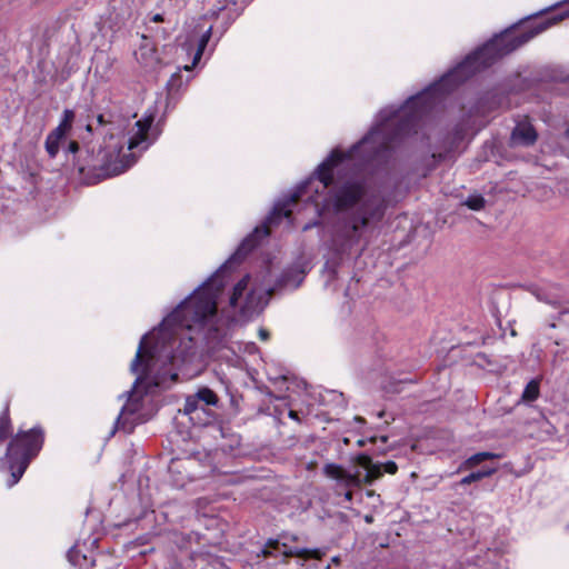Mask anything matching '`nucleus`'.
<instances>
[{
	"label": "nucleus",
	"instance_id": "obj_24",
	"mask_svg": "<svg viewBox=\"0 0 569 569\" xmlns=\"http://www.w3.org/2000/svg\"><path fill=\"white\" fill-rule=\"evenodd\" d=\"M536 296L539 300L545 301L552 306H560L562 296L560 293H550L546 292L545 290L539 289L536 292Z\"/></svg>",
	"mask_w": 569,
	"mask_h": 569
},
{
	"label": "nucleus",
	"instance_id": "obj_10",
	"mask_svg": "<svg viewBox=\"0 0 569 569\" xmlns=\"http://www.w3.org/2000/svg\"><path fill=\"white\" fill-rule=\"evenodd\" d=\"M154 121V114H144L140 120L134 123L132 134L128 140V149L132 150L136 148L147 149L152 142L149 140L148 132Z\"/></svg>",
	"mask_w": 569,
	"mask_h": 569
},
{
	"label": "nucleus",
	"instance_id": "obj_11",
	"mask_svg": "<svg viewBox=\"0 0 569 569\" xmlns=\"http://www.w3.org/2000/svg\"><path fill=\"white\" fill-rule=\"evenodd\" d=\"M538 133L535 127L527 120L517 122L510 136L512 147H531L536 143Z\"/></svg>",
	"mask_w": 569,
	"mask_h": 569
},
{
	"label": "nucleus",
	"instance_id": "obj_27",
	"mask_svg": "<svg viewBox=\"0 0 569 569\" xmlns=\"http://www.w3.org/2000/svg\"><path fill=\"white\" fill-rule=\"evenodd\" d=\"M198 408H199V400H198L196 393L187 397L184 407H183V412L186 415H191L192 412L198 410Z\"/></svg>",
	"mask_w": 569,
	"mask_h": 569
},
{
	"label": "nucleus",
	"instance_id": "obj_35",
	"mask_svg": "<svg viewBox=\"0 0 569 569\" xmlns=\"http://www.w3.org/2000/svg\"><path fill=\"white\" fill-rule=\"evenodd\" d=\"M151 20H152L153 22H162V21H163V17H162V14H160V13H156V14H153V17L151 18Z\"/></svg>",
	"mask_w": 569,
	"mask_h": 569
},
{
	"label": "nucleus",
	"instance_id": "obj_7",
	"mask_svg": "<svg viewBox=\"0 0 569 569\" xmlns=\"http://www.w3.org/2000/svg\"><path fill=\"white\" fill-rule=\"evenodd\" d=\"M43 443V436L40 429H31L26 432H18L10 441L7 449L9 460H30L37 456Z\"/></svg>",
	"mask_w": 569,
	"mask_h": 569
},
{
	"label": "nucleus",
	"instance_id": "obj_43",
	"mask_svg": "<svg viewBox=\"0 0 569 569\" xmlns=\"http://www.w3.org/2000/svg\"><path fill=\"white\" fill-rule=\"evenodd\" d=\"M365 445V441L363 440H358V446H363Z\"/></svg>",
	"mask_w": 569,
	"mask_h": 569
},
{
	"label": "nucleus",
	"instance_id": "obj_32",
	"mask_svg": "<svg viewBox=\"0 0 569 569\" xmlns=\"http://www.w3.org/2000/svg\"><path fill=\"white\" fill-rule=\"evenodd\" d=\"M259 337H260V339H261V340L267 341V340L269 339V332H268V330H266V329L261 328V329L259 330Z\"/></svg>",
	"mask_w": 569,
	"mask_h": 569
},
{
	"label": "nucleus",
	"instance_id": "obj_8",
	"mask_svg": "<svg viewBox=\"0 0 569 569\" xmlns=\"http://www.w3.org/2000/svg\"><path fill=\"white\" fill-rule=\"evenodd\" d=\"M277 553H280L284 557H300L303 559L313 558L317 560L322 559V557L326 555L325 549H307V548H290L284 542H280L278 539H269L259 556H262L264 558L276 556Z\"/></svg>",
	"mask_w": 569,
	"mask_h": 569
},
{
	"label": "nucleus",
	"instance_id": "obj_2",
	"mask_svg": "<svg viewBox=\"0 0 569 569\" xmlns=\"http://www.w3.org/2000/svg\"><path fill=\"white\" fill-rule=\"evenodd\" d=\"M566 17H569V9L537 23L535 27L519 36H512L506 31L505 33L488 41L482 48L469 54L452 71L443 76L439 82L430 86L421 92V118L437 104L441 93L450 90L449 84L459 83L472 73L491 66L497 59L517 50Z\"/></svg>",
	"mask_w": 569,
	"mask_h": 569
},
{
	"label": "nucleus",
	"instance_id": "obj_40",
	"mask_svg": "<svg viewBox=\"0 0 569 569\" xmlns=\"http://www.w3.org/2000/svg\"><path fill=\"white\" fill-rule=\"evenodd\" d=\"M98 122H99L100 124H104V123H106V121H104V119H103V116H102V114H99V116H98Z\"/></svg>",
	"mask_w": 569,
	"mask_h": 569
},
{
	"label": "nucleus",
	"instance_id": "obj_26",
	"mask_svg": "<svg viewBox=\"0 0 569 569\" xmlns=\"http://www.w3.org/2000/svg\"><path fill=\"white\" fill-rule=\"evenodd\" d=\"M60 141V139L48 134L44 147L50 158H54L58 154Z\"/></svg>",
	"mask_w": 569,
	"mask_h": 569
},
{
	"label": "nucleus",
	"instance_id": "obj_22",
	"mask_svg": "<svg viewBox=\"0 0 569 569\" xmlns=\"http://www.w3.org/2000/svg\"><path fill=\"white\" fill-rule=\"evenodd\" d=\"M128 408L124 406L116 420V428L112 430V435L116 429H122L124 432L130 433L133 430V425L127 420Z\"/></svg>",
	"mask_w": 569,
	"mask_h": 569
},
{
	"label": "nucleus",
	"instance_id": "obj_13",
	"mask_svg": "<svg viewBox=\"0 0 569 569\" xmlns=\"http://www.w3.org/2000/svg\"><path fill=\"white\" fill-rule=\"evenodd\" d=\"M136 59L146 69H153L159 62L156 49L148 44L139 48Z\"/></svg>",
	"mask_w": 569,
	"mask_h": 569
},
{
	"label": "nucleus",
	"instance_id": "obj_20",
	"mask_svg": "<svg viewBox=\"0 0 569 569\" xmlns=\"http://www.w3.org/2000/svg\"><path fill=\"white\" fill-rule=\"evenodd\" d=\"M199 402L202 401L208 406H216L218 403V396L209 388H200L196 393Z\"/></svg>",
	"mask_w": 569,
	"mask_h": 569
},
{
	"label": "nucleus",
	"instance_id": "obj_47",
	"mask_svg": "<svg viewBox=\"0 0 569 569\" xmlns=\"http://www.w3.org/2000/svg\"><path fill=\"white\" fill-rule=\"evenodd\" d=\"M326 569H330V565H328V566L326 567Z\"/></svg>",
	"mask_w": 569,
	"mask_h": 569
},
{
	"label": "nucleus",
	"instance_id": "obj_16",
	"mask_svg": "<svg viewBox=\"0 0 569 569\" xmlns=\"http://www.w3.org/2000/svg\"><path fill=\"white\" fill-rule=\"evenodd\" d=\"M539 381L537 379H532L526 385L521 395V400L523 402L535 401L539 397Z\"/></svg>",
	"mask_w": 569,
	"mask_h": 569
},
{
	"label": "nucleus",
	"instance_id": "obj_19",
	"mask_svg": "<svg viewBox=\"0 0 569 569\" xmlns=\"http://www.w3.org/2000/svg\"><path fill=\"white\" fill-rule=\"evenodd\" d=\"M10 432H11V423H10V418H9V409L7 406L0 416V445L2 442H4V440L8 438Z\"/></svg>",
	"mask_w": 569,
	"mask_h": 569
},
{
	"label": "nucleus",
	"instance_id": "obj_15",
	"mask_svg": "<svg viewBox=\"0 0 569 569\" xmlns=\"http://www.w3.org/2000/svg\"><path fill=\"white\" fill-rule=\"evenodd\" d=\"M10 463H11L10 467L12 469V472H11V477L8 482V486L12 487L20 480V478L24 473L29 463L26 459L21 460V461L20 460H10Z\"/></svg>",
	"mask_w": 569,
	"mask_h": 569
},
{
	"label": "nucleus",
	"instance_id": "obj_6",
	"mask_svg": "<svg viewBox=\"0 0 569 569\" xmlns=\"http://www.w3.org/2000/svg\"><path fill=\"white\" fill-rule=\"evenodd\" d=\"M250 277H243L234 287L229 305L238 309L242 318H251L263 309V297L254 288L249 287Z\"/></svg>",
	"mask_w": 569,
	"mask_h": 569
},
{
	"label": "nucleus",
	"instance_id": "obj_28",
	"mask_svg": "<svg viewBox=\"0 0 569 569\" xmlns=\"http://www.w3.org/2000/svg\"><path fill=\"white\" fill-rule=\"evenodd\" d=\"M381 466H382V471L390 473V475H395L398 470V466L393 461H387L386 463H383Z\"/></svg>",
	"mask_w": 569,
	"mask_h": 569
},
{
	"label": "nucleus",
	"instance_id": "obj_12",
	"mask_svg": "<svg viewBox=\"0 0 569 569\" xmlns=\"http://www.w3.org/2000/svg\"><path fill=\"white\" fill-rule=\"evenodd\" d=\"M121 148L118 150L117 154H107L100 152L101 156V170L108 177L118 176L124 172L131 163L129 161H124L123 158L120 157Z\"/></svg>",
	"mask_w": 569,
	"mask_h": 569
},
{
	"label": "nucleus",
	"instance_id": "obj_36",
	"mask_svg": "<svg viewBox=\"0 0 569 569\" xmlns=\"http://www.w3.org/2000/svg\"><path fill=\"white\" fill-rule=\"evenodd\" d=\"M348 489H351V488H348ZM345 499L347 501H351L352 500V491L351 490H348L346 493H345Z\"/></svg>",
	"mask_w": 569,
	"mask_h": 569
},
{
	"label": "nucleus",
	"instance_id": "obj_38",
	"mask_svg": "<svg viewBox=\"0 0 569 569\" xmlns=\"http://www.w3.org/2000/svg\"><path fill=\"white\" fill-rule=\"evenodd\" d=\"M289 417H290L291 419H293V420H299V418H298V413H297L296 411H293V410H290V411H289Z\"/></svg>",
	"mask_w": 569,
	"mask_h": 569
},
{
	"label": "nucleus",
	"instance_id": "obj_41",
	"mask_svg": "<svg viewBox=\"0 0 569 569\" xmlns=\"http://www.w3.org/2000/svg\"><path fill=\"white\" fill-rule=\"evenodd\" d=\"M316 224H318V222H315V223H308V224H306V226L303 227V230H308V229H310L312 226H316Z\"/></svg>",
	"mask_w": 569,
	"mask_h": 569
},
{
	"label": "nucleus",
	"instance_id": "obj_31",
	"mask_svg": "<svg viewBox=\"0 0 569 569\" xmlns=\"http://www.w3.org/2000/svg\"><path fill=\"white\" fill-rule=\"evenodd\" d=\"M79 150V144L77 141H70L68 146V151L71 153H76Z\"/></svg>",
	"mask_w": 569,
	"mask_h": 569
},
{
	"label": "nucleus",
	"instance_id": "obj_25",
	"mask_svg": "<svg viewBox=\"0 0 569 569\" xmlns=\"http://www.w3.org/2000/svg\"><path fill=\"white\" fill-rule=\"evenodd\" d=\"M485 203V198L480 194H471L463 202L471 210H481Z\"/></svg>",
	"mask_w": 569,
	"mask_h": 569
},
{
	"label": "nucleus",
	"instance_id": "obj_29",
	"mask_svg": "<svg viewBox=\"0 0 569 569\" xmlns=\"http://www.w3.org/2000/svg\"><path fill=\"white\" fill-rule=\"evenodd\" d=\"M61 120L69 123L72 127V122L74 120V112L70 109H66L62 113Z\"/></svg>",
	"mask_w": 569,
	"mask_h": 569
},
{
	"label": "nucleus",
	"instance_id": "obj_1",
	"mask_svg": "<svg viewBox=\"0 0 569 569\" xmlns=\"http://www.w3.org/2000/svg\"><path fill=\"white\" fill-rule=\"evenodd\" d=\"M388 202L378 192L369 190L361 180H348L333 187L325 198L326 210L342 213L331 239V249L339 256L349 254L355 248L361 251L377 237L385 219Z\"/></svg>",
	"mask_w": 569,
	"mask_h": 569
},
{
	"label": "nucleus",
	"instance_id": "obj_21",
	"mask_svg": "<svg viewBox=\"0 0 569 569\" xmlns=\"http://www.w3.org/2000/svg\"><path fill=\"white\" fill-rule=\"evenodd\" d=\"M498 458V455L491 453V452H478L476 455H472L463 462V468H472L480 462L488 460V459H495Z\"/></svg>",
	"mask_w": 569,
	"mask_h": 569
},
{
	"label": "nucleus",
	"instance_id": "obj_23",
	"mask_svg": "<svg viewBox=\"0 0 569 569\" xmlns=\"http://www.w3.org/2000/svg\"><path fill=\"white\" fill-rule=\"evenodd\" d=\"M211 31H212V27H209L206 30V32L201 36V38L199 39L197 52L193 57V64H196L200 60L209 40H210Z\"/></svg>",
	"mask_w": 569,
	"mask_h": 569
},
{
	"label": "nucleus",
	"instance_id": "obj_42",
	"mask_svg": "<svg viewBox=\"0 0 569 569\" xmlns=\"http://www.w3.org/2000/svg\"><path fill=\"white\" fill-rule=\"evenodd\" d=\"M86 130H87L89 133H91V130H92L91 126H90V124H88V126L86 127Z\"/></svg>",
	"mask_w": 569,
	"mask_h": 569
},
{
	"label": "nucleus",
	"instance_id": "obj_44",
	"mask_svg": "<svg viewBox=\"0 0 569 569\" xmlns=\"http://www.w3.org/2000/svg\"><path fill=\"white\" fill-rule=\"evenodd\" d=\"M234 11H236V12H234V16H233V18H232V19L237 18V17L240 14L237 10H234Z\"/></svg>",
	"mask_w": 569,
	"mask_h": 569
},
{
	"label": "nucleus",
	"instance_id": "obj_34",
	"mask_svg": "<svg viewBox=\"0 0 569 569\" xmlns=\"http://www.w3.org/2000/svg\"><path fill=\"white\" fill-rule=\"evenodd\" d=\"M223 10H227L228 12H231V8L229 6H221V7H218V10L217 11H213V14H217L219 16V13Z\"/></svg>",
	"mask_w": 569,
	"mask_h": 569
},
{
	"label": "nucleus",
	"instance_id": "obj_18",
	"mask_svg": "<svg viewBox=\"0 0 569 569\" xmlns=\"http://www.w3.org/2000/svg\"><path fill=\"white\" fill-rule=\"evenodd\" d=\"M303 277V270H290L283 274L282 282L284 286H290L292 283V287L297 288L302 282Z\"/></svg>",
	"mask_w": 569,
	"mask_h": 569
},
{
	"label": "nucleus",
	"instance_id": "obj_30",
	"mask_svg": "<svg viewBox=\"0 0 569 569\" xmlns=\"http://www.w3.org/2000/svg\"><path fill=\"white\" fill-rule=\"evenodd\" d=\"M49 134L62 140L64 138V136L67 134V132L63 131L62 128L57 127Z\"/></svg>",
	"mask_w": 569,
	"mask_h": 569
},
{
	"label": "nucleus",
	"instance_id": "obj_4",
	"mask_svg": "<svg viewBox=\"0 0 569 569\" xmlns=\"http://www.w3.org/2000/svg\"><path fill=\"white\" fill-rule=\"evenodd\" d=\"M147 339V335L141 338L136 357L131 362V372L139 373L134 386L150 380L167 363H173L176 360V356L171 355L170 351L160 352L157 345L148 348Z\"/></svg>",
	"mask_w": 569,
	"mask_h": 569
},
{
	"label": "nucleus",
	"instance_id": "obj_46",
	"mask_svg": "<svg viewBox=\"0 0 569 569\" xmlns=\"http://www.w3.org/2000/svg\"><path fill=\"white\" fill-rule=\"evenodd\" d=\"M566 136L569 137V126L566 129Z\"/></svg>",
	"mask_w": 569,
	"mask_h": 569
},
{
	"label": "nucleus",
	"instance_id": "obj_37",
	"mask_svg": "<svg viewBox=\"0 0 569 569\" xmlns=\"http://www.w3.org/2000/svg\"><path fill=\"white\" fill-rule=\"evenodd\" d=\"M559 313L561 318H565L569 315V308L565 307Z\"/></svg>",
	"mask_w": 569,
	"mask_h": 569
},
{
	"label": "nucleus",
	"instance_id": "obj_5",
	"mask_svg": "<svg viewBox=\"0 0 569 569\" xmlns=\"http://www.w3.org/2000/svg\"><path fill=\"white\" fill-rule=\"evenodd\" d=\"M302 196V190L293 193L289 199L283 202H278L272 212L267 218L266 224L257 227L252 233L246 237L240 243L239 248L231 257V261L238 262L243 259L258 243L259 240L269 236V224H277L282 218L291 217V206L296 204L298 199Z\"/></svg>",
	"mask_w": 569,
	"mask_h": 569
},
{
	"label": "nucleus",
	"instance_id": "obj_33",
	"mask_svg": "<svg viewBox=\"0 0 569 569\" xmlns=\"http://www.w3.org/2000/svg\"><path fill=\"white\" fill-rule=\"evenodd\" d=\"M59 128H62L63 131L68 132L70 129H71V126L64 121H60V123L58 124Z\"/></svg>",
	"mask_w": 569,
	"mask_h": 569
},
{
	"label": "nucleus",
	"instance_id": "obj_9",
	"mask_svg": "<svg viewBox=\"0 0 569 569\" xmlns=\"http://www.w3.org/2000/svg\"><path fill=\"white\" fill-rule=\"evenodd\" d=\"M323 473L328 478L337 480L345 488H358L362 483L371 485L373 482V479L368 471L361 478L359 471L350 473L345 468L336 463H327L323 467Z\"/></svg>",
	"mask_w": 569,
	"mask_h": 569
},
{
	"label": "nucleus",
	"instance_id": "obj_45",
	"mask_svg": "<svg viewBox=\"0 0 569 569\" xmlns=\"http://www.w3.org/2000/svg\"><path fill=\"white\" fill-rule=\"evenodd\" d=\"M383 415H385V412H383V411H380V412L378 413V417H379V418H382V416H383Z\"/></svg>",
	"mask_w": 569,
	"mask_h": 569
},
{
	"label": "nucleus",
	"instance_id": "obj_17",
	"mask_svg": "<svg viewBox=\"0 0 569 569\" xmlns=\"http://www.w3.org/2000/svg\"><path fill=\"white\" fill-rule=\"evenodd\" d=\"M495 472H496V468H486V469H482V470H478V471L471 472V473H469L468 476L463 477L460 480V485H462V486L470 485V483L479 481V480H481V479H483L486 477H490Z\"/></svg>",
	"mask_w": 569,
	"mask_h": 569
},
{
	"label": "nucleus",
	"instance_id": "obj_14",
	"mask_svg": "<svg viewBox=\"0 0 569 569\" xmlns=\"http://www.w3.org/2000/svg\"><path fill=\"white\" fill-rule=\"evenodd\" d=\"M355 462L359 467L366 469V471H368L370 473L373 481L381 478L383 475L381 463H373L371 457L368 455H365V453L358 455L355 458Z\"/></svg>",
	"mask_w": 569,
	"mask_h": 569
},
{
	"label": "nucleus",
	"instance_id": "obj_3",
	"mask_svg": "<svg viewBox=\"0 0 569 569\" xmlns=\"http://www.w3.org/2000/svg\"><path fill=\"white\" fill-rule=\"evenodd\" d=\"M222 286L218 277L206 282L163 319L162 327L173 329L177 326L192 329L203 326L217 313V299Z\"/></svg>",
	"mask_w": 569,
	"mask_h": 569
},
{
	"label": "nucleus",
	"instance_id": "obj_39",
	"mask_svg": "<svg viewBox=\"0 0 569 569\" xmlns=\"http://www.w3.org/2000/svg\"><path fill=\"white\" fill-rule=\"evenodd\" d=\"M331 562L333 565H339L340 563V558L338 556H335V557L331 558Z\"/></svg>",
	"mask_w": 569,
	"mask_h": 569
}]
</instances>
